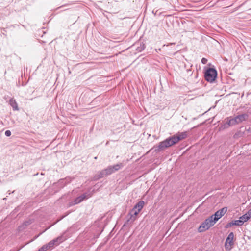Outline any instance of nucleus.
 Here are the masks:
<instances>
[{"mask_svg":"<svg viewBox=\"0 0 251 251\" xmlns=\"http://www.w3.org/2000/svg\"><path fill=\"white\" fill-rule=\"evenodd\" d=\"M176 135L179 141L185 139L187 137V132H178Z\"/></svg>","mask_w":251,"mask_h":251,"instance_id":"obj_10","label":"nucleus"},{"mask_svg":"<svg viewBox=\"0 0 251 251\" xmlns=\"http://www.w3.org/2000/svg\"><path fill=\"white\" fill-rule=\"evenodd\" d=\"M179 141L176 135L167 138L164 141L161 142L158 146V151L163 150L165 148L171 147L174 144H176Z\"/></svg>","mask_w":251,"mask_h":251,"instance_id":"obj_1","label":"nucleus"},{"mask_svg":"<svg viewBox=\"0 0 251 251\" xmlns=\"http://www.w3.org/2000/svg\"><path fill=\"white\" fill-rule=\"evenodd\" d=\"M217 71L215 69L210 68L205 73L204 77L205 79L210 82H212L217 77Z\"/></svg>","mask_w":251,"mask_h":251,"instance_id":"obj_4","label":"nucleus"},{"mask_svg":"<svg viewBox=\"0 0 251 251\" xmlns=\"http://www.w3.org/2000/svg\"><path fill=\"white\" fill-rule=\"evenodd\" d=\"M251 217V214L248 212L247 213H246L245 214L243 215L242 216L240 217V219L241 220H242L243 224L245 222H246L248 221Z\"/></svg>","mask_w":251,"mask_h":251,"instance_id":"obj_13","label":"nucleus"},{"mask_svg":"<svg viewBox=\"0 0 251 251\" xmlns=\"http://www.w3.org/2000/svg\"><path fill=\"white\" fill-rule=\"evenodd\" d=\"M11 132L10 130H6L5 132V135L7 136V137H9L11 135Z\"/></svg>","mask_w":251,"mask_h":251,"instance_id":"obj_20","label":"nucleus"},{"mask_svg":"<svg viewBox=\"0 0 251 251\" xmlns=\"http://www.w3.org/2000/svg\"><path fill=\"white\" fill-rule=\"evenodd\" d=\"M239 124L236 117L231 118L230 119H227L226 124L225 125V127L227 128L229 126H232Z\"/></svg>","mask_w":251,"mask_h":251,"instance_id":"obj_8","label":"nucleus"},{"mask_svg":"<svg viewBox=\"0 0 251 251\" xmlns=\"http://www.w3.org/2000/svg\"><path fill=\"white\" fill-rule=\"evenodd\" d=\"M144 205V202L143 201H140L138 202L133 207L131 211V214L132 216L134 215L136 216L139 212L141 210Z\"/></svg>","mask_w":251,"mask_h":251,"instance_id":"obj_5","label":"nucleus"},{"mask_svg":"<svg viewBox=\"0 0 251 251\" xmlns=\"http://www.w3.org/2000/svg\"><path fill=\"white\" fill-rule=\"evenodd\" d=\"M221 216L222 217L227 211L226 207H223V208L218 210Z\"/></svg>","mask_w":251,"mask_h":251,"instance_id":"obj_17","label":"nucleus"},{"mask_svg":"<svg viewBox=\"0 0 251 251\" xmlns=\"http://www.w3.org/2000/svg\"><path fill=\"white\" fill-rule=\"evenodd\" d=\"M233 225H232V221L230 222V223H228L226 226V228H229L230 227H231L232 226H233Z\"/></svg>","mask_w":251,"mask_h":251,"instance_id":"obj_21","label":"nucleus"},{"mask_svg":"<svg viewBox=\"0 0 251 251\" xmlns=\"http://www.w3.org/2000/svg\"><path fill=\"white\" fill-rule=\"evenodd\" d=\"M123 166L122 163L117 164L114 166H109L107 168L102 170L99 175V177H102L105 175H109L118 171Z\"/></svg>","mask_w":251,"mask_h":251,"instance_id":"obj_2","label":"nucleus"},{"mask_svg":"<svg viewBox=\"0 0 251 251\" xmlns=\"http://www.w3.org/2000/svg\"><path fill=\"white\" fill-rule=\"evenodd\" d=\"M174 43H170L171 45L174 44Z\"/></svg>","mask_w":251,"mask_h":251,"instance_id":"obj_23","label":"nucleus"},{"mask_svg":"<svg viewBox=\"0 0 251 251\" xmlns=\"http://www.w3.org/2000/svg\"><path fill=\"white\" fill-rule=\"evenodd\" d=\"M207 62V59L205 58H202L201 59V63L203 64H205Z\"/></svg>","mask_w":251,"mask_h":251,"instance_id":"obj_22","label":"nucleus"},{"mask_svg":"<svg viewBox=\"0 0 251 251\" xmlns=\"http://www.w3.org/2000/svg\"><path fill=\"white\" fill-rule=\"evenodd\" d=\"M87 198L85 194H84L80 196L77 197L74 201V204H77L81 202L84 199Z\"/></svg>","mask_w":251,"mask_h":251,"instance_id":"obj_12","label":"nucleus"},{"mask_svg":"<svg viewBox=\"0 0 251 251\" xmlns=\"http://www.w3.org/2000/svg\"><path fill=\"white\" fill-rule=\"evenodd\" d=\"M234 233L230 232L225 242V247L226 249L230 250L231 246L233 245Z\"/></svg>","mask_w":251,"mask_h":251,"instance_id":"obj_6","label":"nucleus"},{"mask_svg":"<svg viewBox=\"0 0 251 251\" xmlns=\"http://www.w3.org/2000/svg\"><path fill=\"white\" fill-rule=\"evenodd\" d=\"M49 248H48V246L47 245H43L39 250L38 251H45L47 250H48Z\"/></svg>","mask_w":251,"mask_h":251,"instance_id":"obj_18","label":"nucleus"},{"mask_svg":"<svg viewBox=\"0 0 251 251\" xmlns=\"http://www.w3.org/2000/svg\"><path fill=\"white\" fill-rule=\"evenodd\" d=\"M63 241V239L62 236H59L57 238L50 241L48 244H46L48 246L49 249L52 248L54 245H58L59 243L62 242Z\"/></svg>","mask_w":251,"mask_h":251,"instance_id":"obj_7","label":"nucleus"},{"mask_svg":"<svg viewBox=\"0 0 251 251\" xmlns=\"http://www.w3.org/2000/svg\"><path fill=\"white\" fill-rule=\"evenodd\" d=\"M145 48V47H144V45H140V47H138V48L137 49V50L139 51H141L143 50H144Z\"/></svg>","mask_w":251,"mask_h":251,"instance_id":"obj_19","label":"nucleus"},{"mask_svg":"<svg viewBox=\"0 0 251 251\" xmlns=\"http://www.w3.org/2000/svg\"><path fill=\"white\" fill-rule=\"evenodd\" d=\"M210 217H212V219L215 223L220 218L222 217L221 215L220 214L218 211H216L214 214L212 215Z\"/></svg>","mask_w":251,"mask_h":251,"instance_id":"obj_14","label":"nucleus"},{"mask_svg":"<svg viewBox=\"0 0 251 251\" xmlns=\"http://www.w3.org/2000/svg\"><path fill=\"white\" fill-rule=\"evenodd\" d=\"M221 216L222 217L227 211L226 207H223V208L218 210Z\"/></svg>","mask_w":251,"mask_h":251,"instance_id":"obj_16","label":"nucleus"},{"mask_svg":"<svg viewBox=\"0 0 251 251\" xmlns=\"http://www.w3.org/2000/svg\"><path fill=\"white\" fill-rule=\"evenodd\" d=\"M212 218V217L210 216L201 223L198 228L199 232H202L206 231L215 224Z\"/></svg>","mask_w":251,"mask_h":251,"instance_id":"obj_3","label":"nucleus"},{"mask_svg":"<svg viewBox=\"0 0 251 251\" xmlns=\"http://www.w3.org/2000/svg\"><path fill=\"white\" fill-rule=\"evenodd\" d=\"M9 104L13 108V110H19L18 104L15 100L11 99L9 100Z\"/></svg>","mask_w":251,"mask_h":251,"instance_id":"obj_11","label":"nucleus"},{"mask_svg":"<svg viewBox=\"0 0 251 251\" xmlns=\"http://www.w3.org/2000/svg\"><path fill=\"white\" fill-rule=\"evenodd\" d=\"M232 225L233 226H242L243 225L242 220H239L232 221Z\"/></svg>","mask_w":251,"mask_h":251,"instance_id":"obj_15","label":"nucleus"},{"mask_svg":"<svg viewBox=\"0 0 251 251\" xmlns=\"http://www.w3.org/2000/svg\"><path fill=\"white\" fill-rule=\"evenodd\" d=\"M238 123H240L244 121L247 120L248 118V115L247 114H243L241 115H238L235 117Z\"/></svg>","mask_w":251,"mask_h":251,"instance_id":"obj_9","label":"nucleus"}]
</instances>
